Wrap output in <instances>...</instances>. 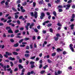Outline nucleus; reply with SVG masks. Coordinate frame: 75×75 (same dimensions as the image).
<instances>
[{"label":"nucleus","instance_id":"nucleus-22","mask_svg":"<svg viewBox=\"0 0 75 75\" xmlns=\"http://www.w3.org/2000/svg\"><path fill=\"white\" fill-rule=\"evenodd\" d=\"M30 14L31 16H32V17H33V16H34V13L32 12L30 13Z\"/></svg>","mask_w":75,"mask_h":75},{"label":"nucleus","instance_id":"nucleus-27","mask_svg":"<svg viewBox=\"0 0 75 75\" xmlns=\"http://www.w3.org/2000/svg\"><path fill=\"white\" fill-rule=\"evenodd\" d=\"M55 38V41H58V37H57L56 38H55V37H54Z\"/></svg>","mask_w":75,"mask_h":75},{"label":"nucleus","instance_id":"nucleus-25","mask_svg":"<svg viewBox=\"0 0 75 75\" xmlns=\"http://www.w3.org/2000/svg\"><path fill=\"white\" fill-rule=\"evenodd\" d=\"M47 61L49 63H51V62H52V61H51V60H50V59H47Z\"/></svg>","mask_w":75,"mask_h":75},{"label":"nucleus","instance_id":"nucleus-19","mask_svg":"<svg viewBox=\"0 0 75 75\" xmlns=\"http://www.w3.org/2000/svg\"><path fill=\"white\" fill-rule=\"evenodd\" d=\"M11 29V28H10V27H6V30H9Z\"/></svg>","mask_w":75,"mask_h":75},{"label":"nucleus","instance_id":"nucleus-26","mask_svg":"<svg viewBox=\"0 0 75 75\" xmlns=\"http://www.w3.org/2000/svg\"><path fill=\"white\" fill-rule=\"evenodd\" d=\"M42 3H43V1H42V0L41 1H40L39 2V4H42Z\"/></svg>","mask_w":75,"mask_h":75},{"label":"nucleus","instance_id":"nucleus-21","mask_svg":"<svg viewBox=\"0 0 75 75\" xmlns=\"http://www.w3.org/2000/svg\"><path fill=\"white\" fill-rule=\"evenodd\" d=\"M59 8H63V6L62 5H59L58 6Z\"/></svg>","mask_w":75,"mask_h":75},{"label":"nucleus","instance_id":"nucleus-20","mask_svg":"<svg viewBox=\"0 0 75 75\" xmlns=\"http://www.w3.org/2000/svg\"><path fill=\"white\" fill-rule=\"evenodd\" d=\"M55 2L56 3H59L60 2V0H57V1H55Z\"/></svg>","mask_w":75,"mask_h":75},{"label":"nucleus","instance_id":"nucleus-57","mask_svg":"<svg viewBox=\"0 0 75 75\" xmlns=\"http://www.w3.org/2000/svg\"><path fill=\"white\" fill-rule=\"evenodd\" d=\"M72 8L73 9L75 8V5H73L72 7Z\"/></svg>","mask_w":75,"mask_h":75},{"label":"nucleus","instance_id":"nucleus-32","mask_svg":"<svg viewBox=\"0 0 75 75\" xmlns=\"http://www.w3.org/2000/svg\"><path fill=\"white\" fill-rule=\"evenodd\" d=\"M72 2V0H69L67 2V3L69 4L71 3Z\"/></svg>","mask_w":75,"mask_h":75},{"label":"nucleus","instance_id":"nucleus-60","mask_svg":"<svg viewBox=\"0 0 75 75\" xmlns=\"http://www.w3.org/2000/svg\"><path fill=\"white\" fill-rule=\"evenodd\" d=\"M57 25H58V26H61V24L59 23H57Z\"/></svg>","mask_w":75,"mask_h":75},{"label":"nucleus","instance_id":"nucleus-47","mask_svg":"<svg viewBox=\"0 0 75 75\" xmlns=\"http://www.w3.org/2000/svg\"><path fill=\"white\" fill-rule=\"evenodd\" d=\"M34 31H35L36 32V33H38V30L37 29H35L34 30Z\"/></svg>","mask_w":75,"mask_h":75},{"label":"nucleus","instance_id":"nucleus-37","mask_svg":"<svg viewBox=\"0 0 75 75\" xmlns=\"http://www.w3.org/2000/svg\"><path fill=\"white\" fill-rule=\"evenodd\" d=\"M35 58V56H34V57H31L30 58V59H34Z\"/></svg>","mask_w":75,"mask_h":75},{"label":"nucleus","instance_id":"nucleus-9","mask_svg":"<svg viewBox=\"0 0 75 75\" xmlns=\"http://www.w3.org/2000/svg\"><path fill=\"white\" fill-rule=\"evenodd\" d=\"M74 24H72L70 26V27H71V30H73L74 29Z\"/></svg>","mask_w":75,"mask_h":75},{"label":"nucleus","instance_id":"nucleus-17","mask_svg":"<svg viewBox=\"0 0 75 75\" xmlns=\"http://www.w3.org/2000/svg\"><path fill=\"white\" fill-rule=\"evenodd\" d=\"M30 40V39H29V38H26L24 39V40H25V41H26L27 40Z\"/></svg>","mask_w":75,"mask_h":75},{"label":"nucleus","instance_id":"nucleus-33","mask_svg":"<svg viewBox=\"0 0 75 75\" xmlns=\"http://www.w3.org/2000/svg\"><path fill=\"white\" fill-rule=\"evenodd\" d=\"M50 32H51V33H52L53 31V30H52V29L50 28Z\"/></svg>","mask_w":75,"mask_h":75},{"label":"nucleus","instance_id":"nucleus-46","mask_svg":"<svg viewBox=\"0 0 75 75\" xmlns=\"http://www.w3.org/2000/svg\"><path fill=\"white\" fill-rule=\"evenodd\" d=\"M4 57H6V58H8V56L6 54H4Z\"/></svg>","mask_w":75,"mask_h":75},{"label":"nucleus","instance_id":"nucleus-10","mask_svg":"<svg viewBox=\"0 0 75 75\" xmlns=\"http://www.w3.org/2000/svg\"><path fill=\"white\" fill-rule=\"evenodd\" d=\"M18 67L19 69H22V68H23V67L21 66V64L19 65Z\"/></svg>","mask_w":75,"mask_h":75},{"label":"nucleus","instance_id":"nucleus-13","mask_svg":"<svg viewBox=\"0 0 75 75\" xmlns=\"http://www.w3.org/2000/svg\"><path fill=\"white\" fill-rule=\"evenodd\" d=\"M24 41V39H21V40H20L19 42V43H20V44H21V42H23V41Z\"/></svg>","mask_w":75,"mask_h":75},{"label":"nucleus","instance_id":"nucleus-62","mask_svg":"<svg viewBox=\"0 0 75 75\" xmlns=\"http://www.w3.org/2000/svg\"><path fill=\"white\" fill-rule=\"evenodd\" d=\"M63 54L64 55H65V54H66V52L65 51H64L63 52Z\"/></svg>","mask_w":75,"mask_h":75},{"label":"nucleus","instance_id":"nucleus-23","mask_svg":"<svg viewBox=\"0 0 75 75\" xmlns=\"http://www.w3.org/2000/svg\"><path fill=\"white\" fill-rule=\"evenodd\" d=\"M35 5H36V3L35 2H33V7H35Z\"/></svg>","mask_w":75,"mask_h":75},{"label":"nucleus","instance_id":"nucleus-48","mask_svg":"<svg viewBox=\"0 0 75 75\" xmlns=\"http://www.w3.org/2000/svg\"><path fill=\"white\" fill-rule=\"evenodd\" d=\"M42 33L43 34H45L46 33V31L45 30H43Z\"/></svg>","mask_w":75,"mask_h":75},{"label":"nucleus","instance_id":"nucleus-5","mask_svg":"<svg viewBox=\"0 0 75 75\" xmlns=\"http://www.w3.org/2000/svg\"><path fill=\"white\" fill-rule=\"evenodd\" d=\"M34 16L35 18H37V16H38L37 12L36 11L34 12Z\"/></svg>","mask_w":75,"mask_h":75},{"label":"nucleus","instance_id":"nucleus-52","mask_svg":"<svg viewBox=\"0 0 75 75\" xmlns=\"http://www.w3.org/2000/svg\"><path fill=\"white\" fill-rule=\"evenodd\" d=\"M47 67H48V66L47 65H46L44 67H43L44 69H46L47 68Z\"/></svg>","mask_w":75,"mask_h":75},{"label":"nucleus","instance_id":"nucleus-43","mask_svg":"<svg viewBox=\"0 0 75 75\" xmlns=\"http://www.w3.org/2000/svg\"><path fill=\"white\" fill-rule=\"evenodd\" d=\"M21 11L23 13H24V12H25V9H22Z\"/></svg>","mask_w":75,"mask_h":75},{"label":"nucleus","instance_id":"nucleus-1","mask_svg":"<svg viewBox=\"0 0 75 75\" xmlns=\"http://www.w3.org/2000/svg\"><path fill=\"white\" fill-rule=\"evenodd\" d=\"M70 7H71V5H70V4H67L66 5L64 6V8L66 7V10H68L69 9V8H70Z\"/></svg>","mask_w":75,"mask_h":75},{"label":"nucleus","instance_id":"nucleus-30","mask_svg":"<svg viewBox=\"0 0 75 75\" xmlns=\"http://www.w3.org/2000/svg\"><path fill=\"white\" fill-rule=\"evenodd\" d=\"M25 45H20V47H25Z\"/></svg>","mask_w":75,"mask_h":75},{"label":"nucleus","instance_id":"nucleus-40","mask_svg":"<svg viewBox=\"0 0 75 75\" xmlns=\"http://www.w3.org/2000/svg\"><path fill=\"white\" fill-rule=\"evenodd\" d=\"M30 64H31V65H33V64H34V63H35V62H30Z\"/></svg>","mask_w":75,"mask_h":75},{"label":"nucleus","instance_id":"nucleus-63","mask_svg":"<svg viewBox=\"0 0 75 75\" xmlns=\"http://www.w3.org/2000/svg\"><path fill=\"white\" fill-rule=\"evenodd\" d=\"M39 59L38 57H37L36 59V61H38Z\"/></svg>","mask_w":75,"mask_h":75},{"label":"nucleus","instance_id":"nucleus-28","mask_svg":"<svg viewBox=\"0 0 75 75\" xmlns=\"http://www.w3.org/2000/svg\"><path fill=\"white\" fill-rule=\"evenodd\" d=\"M12 21V20H9L7 21V23H9L11 22Z\"/></svg>","mask_w":75,"mask_h":75},{"label":"nucleus","instance_id":"nucleus-45","mask_svg":"<svg viewBox=\"0 0 75 75\" xmlns=\"http://www.w3.org/2000/svg\"><path fill=\"white\" fill-rule=\"evenodd\" d=\"M20 3V0H18L17 2V4H19V3Z\"/></svg>","mask_w":75,"mask_h":75},{"label":"nucleus","instance_id":"nucleus-54","mask_svg":"<svg viewBox=\"0 0 75 75\" xmlns=\"http://www.w3.org/2000/svg\"><path fill=\"white\" fill-rule=\"evenodd\" d=\"M17 23L18 24H20V21H18L17 22Z\"/></svg>","mask_w":75,"mask_h":75},{"label":"nucleus","instance_id":"nucleus-35","mask_svg":"<svg viewBox=\"0 0 75 75\" xmlns=\"http://www.w3.org/2000/svg\"><path fill=\"white\" fill-rule=\"evenodd\" d=\"M52 25V24L51 23H49L47 25V27H50V26H51V25Z\"/></svg>","mask_w":75,"mask_h":75},{"label":"nucleus","instance_id":"nucleus-31","mask_svg":"<svg viewBox=\"0 0 75 75\" xmlns=\"http://www.w3.org/2000/svg\"><path fill=\"white\" fill-rule=\"evenodd\" d=\"M25 28H26V29L27 30H28V26H25Z\"/></svg>","mask_w":75,"mask_h":75},{"label":"nucleus","instance_id":"nucleus-12","mask_svg":"<svg viewBox=\"0 0 75 75\" xmlns=\"http://www.w3.org/2000/svg\"><path fill=\"white\" fill-rule=\"evenodd\" d=\"M57 52H59V51H62V50H61V49L60 48H58L57 49Z\"/></svg>","mask_w":75,"mask_h":75},{"label":"nucleus","instance_id":"nucleus-3","mask_svg":"<svg viewBox=\"0 0 75 75\" xmlns=\"http://www.w3.org/2000/svg\"><path fill=\"white\" fill-rule=\"evenodd\" d=\"M73 47V45H72V44H70L69 45V47H70V48L71 50L73 52H74V48H73V47Z\"/></svg>","mask_w":75,"mask_h":75},{"label":"nucleus","instance_id":"nucleus-7","mask_svg":"<svg viewBox=\"0 0 75 75\" xmlns=\"http://www.w3.org/2000/svg\"><path fill=\"white\" fill-rule=\"evenodd\" d=\"M6 55H11L12 54L11 53L8 52H6Z\"/></svg>","mask_w":75,"mask_h":75},{"label":"nucleus","instance_id":"nucleus-59","mask_svg":"<svg viewBox=\"0 0 75 75\" xmlns=\"http://www.w3.org/2000/svg\"><path fill=\"white\" fill-rule=\"evenodd\" d=\"M22 44H27V43L26 42H23Z\"/></svg>","mask_w":75,"mask_h":75},{"label":"nucleus","instance_id":"nucleus-18","mask_svg":"<svg viewBox=\"0 0 75 75\" xmlns=\"http://www.w3.org/2000/svg\"><path fill=\"white\" fill-rule=\"evenodd\" d=\"M13 55H18V53L16 52H13Z\"/></svg>","mask_w":75,"mask_h":75},{"label":"nucleus","instance_id":"nucleus-51","mask_svg":"<svg viewBox=\"0 0 75 75\" xmlns=\"http://www.w3.org/2000/svg\"><path fill=\"white\" fill-rule=\"evenodd\" d=\"M74 21V18H72L70 20V21Z\"/></svg>","mask_w":75,"mask_h":75},{"label":"nucleus","instance_id":"nucleus-49","mask_svg":"<svg viewBox=\"0 0 75 75\" xmlns=\"http://www.w3.org/2000/svg\"><path fill=\"white\" fill-rule=\"evenodd\" d=\"M10 41H11V42H14V40L13 39H11L10 40Z\"/></svg>","mask_w":75,"mask_h":75},{"label":"nucleus","instance_id":"nucleus-29","mask_svg":"<svg viewBox=\"0 0 75 75\" xmlns=\"http://www.w3.org/2000/svg\"><path fill=\"white\" fill-rule=\"evenodd\" d=\"M55 55H56V53H52V57H54V56H55Z\"/></svg>","mask_w":75,"mask_h":75},{"label":"nucleus","instance_id":"nucleus-41","mask_svg":"<svg viewBox=\"0 0 75 75\" xmlns=\"http://www.w3.org/2000/svg\"><path fill=\"white\" fill-rule=\"evenodd\" d=\"M27 4V2H25L23 4V6H25V5H26Z\"/></svg>","mask_w":75,"mask_h":75},{"label":"nucleus","instance_id":"nucleus-56","mask_svg":"<svg viewBox=\"0 0 75 75\" xmlns=\"http://www.w3.org/2000/svg\"><path fill=\"white\" fill-rule=\"evenodd\" d=\"M30 48L32 49L33 48V45H30Z\"/></svg>","mask_w":75,"mask_h":75},{"label":"nucleus","instance_id":"nucleus-11","mask_svg":"<svg viewBox=\"0 0 75 75\" xmlns=\"http://www.w3.org/2000/svg\"><path fill=\"white\" fill-rule=\"evenodd\" d=\"M8 33H12L13 32L12 31V30H11V29H10V30H8Z\"/></svg>","mask_w":75,"mask_h":75},{"label":"nucleus","instance_id":"nucleus-24","mask_svg":"<svg viewBox=\"0 0 75 75\" xmlns=\"http://www.w3.org/2000/svg\"><path fill=\"white\" fill-rule=\"evenodd\" d=\"M53 14L54 15V16H57V13H56V12H53Z\"/></svg>","mask_w":75,"mask_h":75},{"label":"nucleus","instance_id":"nucleus-58","mask_svg":"<svg viewBox=\"0 0 75 75\" xmlns=\"http://www.w3.org/2000/svg\"><path fill=\"white\" fill-rule=\"evenodd\" d=\"M57 37H60V35L59 34H57L56 35Z\"/></svg>","mask_w":75,"mask_h":75},{"label":"nucleus","instance_id":"nucleus-6","mask_svg":"<svg viewBox=\"0 0 75 75\" xmlns=\"http://www.w3.org/2000/svg\"><path fill=\"white\" fill-rule=\"evenodd\" d=\"M8 59H10V60H11V61H14V60H15V58H12V57H9L8 58Z\"/></svg>","mask_w":75,"mask_h":75},{"label":"nucleus","instance_id":"nucleus-4","mask_svg":"<svg viewBox=\"0 0 75 75\" xmlns=\"http://www.w3.org/2000/svg\"><path fill=\"white\" fill-rule=\"evenodd\" d=\"M0 65L1 66V67H3V68H4V71H6V67L5 66H3V64L0 63Z\"/></svg>","mask_w":75,"mask_h":75},{"label":"nucleus","instance_id":"nucleus-36","mask_svg":"<svg viewBox=\"0 0 75 75\" xmlns=\"http://www.w3.org/2000/svg\"><path fill=\"white\" fill-rule=\"evenodd\" d=\"M10 64H11V67H13V63L12 62H10Z\"/></svg>","mask_w":75,"mask_h":75},{"label":"nucleus","instance_id":"nucleus-44","mask_svg":"<svg viewBox=\"0 0 75 75\" xmlns=\"http://www.w3.org/2000/svg\"><path fill=\"white\" fill-rule=\"evenodd\" d=\"M5 2V1H2L1 2V4H3V3H4Z\"/></svg>","mask_w":75,"mask_h":75},{"label":"nucleus","instance_id":"nucleus-16","mask_svg":"<svg viewBox=\"0 0 75 75\" xmlns=\"http://www.w3.org/2000/svg\"><path fill=\"white\" fill-rule=\"evenodd\" d=\"M25 56L26 57H27L30 56V54H25Z\"/></svg>","mask_w":75,"mask_h":75},{"label":"nucleus","instance_id":"nucleus-2","mask_svg":"<svg viewBox=\"0 0 75 75\" xmlns=\"http://www.w3.org/2000/svg\"><path fill=\"white\" fill-rule=\"evenodd\" d=\"M45 16V13H44L42 12L41 13V15L40 16V18L41 19H42L43 17Z\"/></svg>","mask_w":75,"mask_h":75},{"label":"nucleus","instance_id":"nucleus-61","mask_svg":"<svg viewBox=\"0 0 75 75\" xmlns=\"http://www.w3.org/2000/svg\"><path fill=\"white\" fill-rule=\"evenodd\" d=\"M27 26H28L30 25V23H28L27 24Z\"/></svg>","mask_w":75,"mask_h":75},{"label":"nucleus","instance_id":"nucleus-38","mask_svg":"<svg viewBox=\"0 0 75 75\" xmlns=\"http://www.w3.org/2000/svg\"><path fill=\"white\" fill-rule=\"evenodd\" d=\"M59 12H62V9H59Z\"/></svg>","mask_w":75,"mask_h":75},{"label":"nucleus","instance_id":"nucleus-50","mask_svg":"<svg viewBox=\"0 0 75 75\" xmlns=\"http://www.w3.org/2000/svg\"><path fill=\"white\" fill-rule=\"evenodd\" d=\"M19 63H21V62H22V60L21 59H19Z\"/></svg>","mask_w":75,"mask_h":75},{"label":"nucleus","instance_id":"nucleus-14","mask_svg":"<svg viewBox=\"0 0 75 75\" xmlns=\"http://www.w3.org/2000/svg\"><path fill=\"white\" fill-rule=\"evenodd\" d=\"M62 73V71H57L58 74H59Z\"/></svg>","mask_w":75,"mask_h":75},{"label":"nucleus","instance_id":"nucleus-39","mask_svg":"<svg viewBox=\"0 0 75 75\" xmlns=\"http://www.w3.org/2000/svg\"><path fill=\"white\" fill-rule=\"evenodd\" d=\"M71 18H75V15L74 14H73L72 15V17H71Z\"/></svg>","mask_w":75,"mask_h":75},{"label":"nucleus","instance_id":"nucleus-8","mask_svg":"<svg viewBox=\"0 0 75 75\" xmlns=\"http://www.w3.org/2000/svg\"><path fill=\"white\" fill-rule=\"evenodd\" d=\"M34 25V23H32L31 25H30V28H32V27Z\"/></svg>","mask_w":75,"mask_h":75},{"label":"nucleus","instance_id":"nucleus-34","mask_svg":"<svg viewBox=\"0 0 75 75\" xmlns=\"http://www.w3.org/2000/svg\"><path fill=\"white\" fill-rule=\"evenodd\" d=\"M45 72V71L43 70V71H41L40 73L41 74H44V72Z\"/></svg>","mask_w":75,"mask_h":75},{"label":"nucleus","instance_id":"nucleus-42","mask_svg":"<svg viewBox=\"0 0 75 75\" xmlns=\"http://www.w3.org/2000/svg\"><path fill=\"white\" fill-rule=\"evenodd\" d=\"M12 10H13V11H16L17 10H16V9H15L14 7H12Z\"/></svg>","mask_w":75,"mask_h":75},{"label":"nucleus","instance_id":"nucleus-15","mask_svg":"<svg viewBox=\"0 0 75 75\" xmlns=\"http://www.w3.org/2000/svg\"><path fill=\"white\" fill-rule=\"evenodd\" d=\"M18 43L15 44L14 45V47H18Z\"/></svg>","mask_w":75,"mask_h":75},{"label":"nucleus","instance_id":"nucleus-53","mask_svg":"<svg viewBox=\"0 0 75 75\" xmlns=\"http://www.w3.org/2000/svg\"><path fill=\"white\" fill-rule=\"evenodd\" d=\"M68 69H70V70L72 69V67L70 66V67H69Z\"/></svg>","mask_w":75,"mask_h":75},{"label":"nucleus","instance_id":"nucleus-55","mask_svg":"<svg viewBox=\"0 0 75 75\" xmlns=\"http://www.w3.org/2000/svg\"><path fill=\"white\" fill-rule=\"evenodd\" d=\"M18 70V69H17V68H16L14 70V71H17V70Z\"/></svg>","mask_w":75,"mask_h":75},{"label":"nucleus","instance_id":"nucleus-64","mask_svg":"<svg viewBox=\"0 0 75 75\" xmlns=\"http://www.w3.org/2000/svg\"><path fill=\"white\" fill-rule=\"evenodd\" d=\"M24 30V28H20V30Z\"/></svg>","mask_w":75,"mask_h":75}]
</instances>
